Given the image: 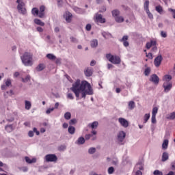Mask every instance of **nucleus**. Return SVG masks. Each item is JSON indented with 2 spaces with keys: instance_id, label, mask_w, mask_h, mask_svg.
Segmentation results:
<instances>
[{
  "instance_id": "23",
  "label": "nucleus",
  "mask_w": 175,
  "mask_h": 175,
  "mask_svg": "<svg viewBox=\"0 0 175 175\" xmlns=\"http://www.w3.org/2000/svg\"><path fill=\"white\" fill-rule=\"evenodd\" d=\"M68 131L70 135H75V133L76 132V128H75L73 126H69Z\"/></svg>"
},
{
  "instance_id": "31",
  "label": "nucleus",
  "mask_w": 175,
  "mask_h": 175,
  "mask_svg": "<svg viewBox=\"0 0 175 175\" xmlns=\"http://www.w3.org/2000/svg\"><path fill=\"white\" fill-rule=\"evenodd\" d=\"M102 36L105 39H109V38H113V36L110 33H107V32H103Z\"/></svg>"
},
{
  "instance_id": "32",
  "label": "nucleus",
  "mask_w": 175,
  "mask_h": 175,
  "mask_svg": "<svg viewBox=\"0 0 175 175\" xmlns=\"http://www.w3.org/2000/svg\"><path fill=\"white\" fill-rule=\"evenodd\" d=\"M155 10H156V12L159 13V14H162V13L163 12V8H162V6H161V5L156 6Z\"/></svg>"
},
{
  "instance_id": "55",
  "label": "nucleus",
  "mask_w": 175,
  "mask_h": 175,
  "mask_svg": "<svg viewBox=\"0 0 175 175\" xmlns=\"http://www.w3.org/2000/svg\"><path fill=\"white\" fill-rule=\"evenodd\" d=\"M12 85V81H10V79H8L5 81V85L6 87H10Z\"/></svg>"
},
{
  "instance_id": "35",
  "label": "nucleus",
  "mask_w": 175,
  "mask_h": 175,
  "mask_svg": "<svg viewBox=\"0 0 175 175\" xmlns=\"http://www.w3.org/2000/svg\"><path fill=\"white\" fill-rule=\"evenodd\" d=\"M25 109H26V110H30L31 107L32 106L31 103L29 101H28V100H25Z\"/></svg>"
},
{
  "instance_id": "64",
  "label": "nucleus",
  "mask_w": 175,
  "mask_h": 175,
  "mask_svg": "<svg viewBox=\"0 0 175 175\" xmlns=\"http://www.w3.org/2000/svg\"><path fill=\"white\" fill-rule=\"evenodd\" d=\"M165 80H171L172 79V75H165Z\"/></svg>"
},
{
  "instance_id": "19",
  "label": "nucleus",
  "mask_w": 175,
  "mask_h": 175,
  "mask_svg": "<svg viewBox=\"0 0 175 175\" xmlns=\"http://www.w3.org/2000/svg\"><path fill=\"white\" fill-rule=\"evenodd\" d=\"M167 159H169V153L164 152L162 154L161 161L166 162V161H167Z\"/></svg>"
},
{
  "instance_id": "2",
  "label": "nucleus",
  "mask_w": 175,
  "mask_h": 175,
  "mask_svg": "<svg viewBox=\"0 0 175 175\" xmlns=\"http://www.w3.org/2000/svg\"><path fill=\"white\" fill-rule=\"evenodd\" d=\"M32 57V54L28 52H25L22 56H21L22 63L25 66H32V65H33Z\"/></svg>"
},
{
  "instance_id": "20",
  "label": "nucleus",
  "mask_w": 175,
  "mask_h": 175,
  "mask_svg": "<svg viewBox=\"0 0 175 175\" xmlns=\"http://www.w3.org/2000/svg\"><path fill=\"white\" fill-rule=\"evenodd\" d=\"M98 40L94 39L90 42V46L92 47V49H96V47H98Z\"/></svg>"
},
{
  "instance_id": "40",
  "label": "nucleus",
  "mask_w": 175,
  "mask_h": 175,
  "mask_svg": "<svg viewBox=\"0 0 175 175\" xmlns=\"http://www.w3.org/2000/svg\"><path fill=\"white\" fill-rule=\"evenodd\" d=\"M150 73H151V68L150 67H147L145 69L144 75L145 76H149Z\"/></svg>"
},
{
  "instance_id": "45",
  "label": "nucleus",
  "mask_w": 175,
  "mask_h": 175,
  "mask_svg": "<svg viewBox=\"0 0 175 175\" xmlns=\"http://www.w3.org/2000/svg\"><path fill=\"white\" fill-rule=\"evenodd\" d=\"M158 113V107H154L152 109V116H157V113Z\"/></svg>"
},
{
  "instance_id": "38",
  "label": "nucleus",
  "mask_w": 175,
  "mask_h": 175,
  "mask_svg": "<svg viewBox=\"0 0 175 175\" xmlns=\"http://www.w3.org/2000/svg\"><path fill=\"white\" fill-rule=\"evenodd\" d=\"M31 81V75H27L26 77L22 78L23 83H28V81Z\"/></svg>"
},
{
  "instance_id": "3",
  "label": "nucleus",
  "mask_w": 175,
  "mask_h": 175,
  "mask_svg": "<svg viewBox=\"0 0 175 175\" xmlns=\"http://www.w3.org/2000/svg\"><path fill=\"white\" fill-rule=\"evenodd\" d=\"M106 58L109 62L113 64L114 65H118L121 64V58L117 55H113L111 53H107L106 55Z\"/></svg>"
},
{
  "instance_id": "13",
  "label": "nucleus",
  "mask_w": 175,
  "mask_h": 175,
  "mask_svg": "<svg viewBox=\"0 0 175 175\" xmlns=\"http://www.w3.org/2000/svg\"><path fill=\"white\" fill-rule=\"evenodd\" d=\"M46 10V7L44 5H41L40 7V12L38 14V17L40 18H43L44 17V11Z\"/></svg>"
},
{
  "instance_id": "24",
  "label": "nucleus",
  "mask_w": 175,
  "mask_h": 175,
  "mask_svg": "<svg viewBox=\"0 0 175 175\" xmlns=\"http://www.w3.org/2000/svg\"><path fill=\"white\" fill-rule=\"evenodd\" d=\"M25 161L27 163H36V159L33 158L32 159H29L28 157H25Z\"/></svg>"
},
{
  "instance_id": "16",
  "label": "nucleus",
  "mask_w": 175,
  "mask_h": 175,
  "mask_svg": "<svg viewBox=\"0 0 175 175\" xmlns=\"http://www.w3.org/2000/svg\"><path fill=\"white\" fill-rule=\"evenodd\" d=\"M152 46H157V41L150 40V42H147L146 44L147 50H150Z\"/></svg>"
},
{
  "instance_id": "46",
  "label": "nucleus",
  "mask_w": 175,
  "mask_h": 175,
  "mask_svg": "<svg viewBox=\"0 0 175 175\" xmlns=\"http://www.w3.org/2000/svg\"><path fill=\"white\" fill-rule=\"evenodd\" d=\"M154 175H163V173L159 170H156L153 172Z\"/></svg>"
},
{
  "instance_id": "42",
  "label": "nucleus",
  "mask_w": 175,
  "mask_h": 175,
  "mask_svg": "<svg viewBox=\"0 0 175 175\" xmlns=\"http://www.w3.org/2000/svg\"><path fill=\"white\" fill-rule=\"evenodd\" d=\"M73 9H74L75 12H76V13H78L79 14H80L83 12V10H81V8L75 7Z\"/></svg>"
},
{
  "instance_id": "51",
  "label": "nucleus",
  "mask_w": 175,
  "mask_h": 175,
  "mask_svg": "<svg viewBox=\"0 0 175 175\" xmlns=\"http://www.w3.org/2000/svg\"><path fill=\"white\" fill-rule=\"evenodd\" d=\"M58 150L59 151H64L65 150H66V146L62 145L59 147Z\"/></svg>"
},
{
  "instance_id": "59",
  "label": "nucleus",
  "mask_w": 175,
  "mask_h": 175,
  "mask_svg": "<svg viewBox=\"0 0 175 175\" xmlns=\"http://www.w3.org/2000/svg\"><path fill=\"white\" fill-rule=\"evenodd\" d=\"M91 27H92L91 24L86 25V27H85L86 31H91Z\"/></svg>"
},
{
  "instance_id": "48",
  "label": "nucleus",
  "mask_w": 175,
  "mask_h": 175,
  "mask_svg": "<svg viewBox=\"0 0 175 175\" xmlns=\"http://www.w3.org/2000/svg\"><path fill=\"white\" fill-rule=\"evenodd\" d=\"M70 39L72 43H79V40H77V38H76L73 36L70 37Z\"/></svg>"
},
{
  "instance_id": "1",
  "label": "nucleus",
  "mask_w": 175,
  "mask_h": 175,
  "mask_svg": "<svg viewBox=\"0 0 175 175\" xmlns=\"http://www.w3.org/2000/svg\"><path fill=\"white\" fill-rule=\"evenodd\" d=\"M70 90L74 92L76 98H80V94H81V98H83V99H85L87 95H94L92 87H91V84L87 81H81L80 79H77L72 84Z\"/></svg>"
},
{
  "instance_id": "47",
  "label": "nucleus",
  "mask_w": 175,
  "mask_h": 175,
  "mask_svg": "<svg viewBox=\"0 0 175 175\" xmlns=\"http://www.w3.org/2000/svg\"><path fill=\"white\" fill-rule=\"evenodd\" d=\"M114 173V167H109L108 168V174H113Z\"/></svg>"
},
{
  "instance_id": "60",
  "label": "nucleus",
  "mask_w": 175,
  "mask_h": 175,
  "mask_svg": "<svg viewBox=\"0 0 175 175\" xmlns=\"http://www.w3.org/2000/svg\"><path fill=\"white\" fill-rule=\"evenodd\" d=\"M126 85L128 88H131V87H132V82L126 81Z\"/></svg>"
},
{
  "instance_id": "29",
  "label": "nucleus",
  "mask_w": 175,
  "mask_h": 175,
  "mask_svg": "<svg viewBox=\"0 0 175 175\" xmlns=\"http://www.w3.org/2000/svg\"><path fill=\"white\" fill-rule=\"evenodd\" d=\"M167 146H169V140L165 139L162 144V148L163 150H167Z\"/></svg>"
},
{
  "instance_id": "26",
  "label": "nucleus",
  "mask_w": 175,
  "mask_h": 175,
  "mask_svg": "<svg viewBox=\"0 0 175 175\" xmlns=\"http://www.w3.org/2000/svg\"><path fill=\"white\" fill-rule=\"evenodd\" d=\"M34 23L37 25H40V27H44V23L40 19L35 18Z\"/></svg>"
},
{
  "instance_id": "41",
  "label": "nucleus",
  "mask_w": 175,
  "mask_h": 175,
  "mask_svg": "<svg viewBox=\"0 0 175 175\" xmlns=\"http://www.w3.org/2000/svg\"><path fill=\"white\" fill-rule=\"evenodd\" d=\"M167 120H174L175 119V112H172L167 117Z\"/></svg>"
},
{
  "instance_id": "57",
  "label": "nucleus",
  "mask_w": 175,
  "mask_h": 175,
  "mask_svg": "<svg viewBox=\"0 0 175 175\" xmlns=\"http://www.w3.org/2000/svg\"><path fill=\"white\" fill-rule=\"evenodd\" d=\"M33 132L36 133L37 136H39V135H40V133L39 132V131H38V129H36V127L33 129Z\"/></svg>"
},
{
  "instance_id": "15",
  "label": "nucleus",
  "mask_w": 175,
  "mask_h": 175,
  "mask_svg": "<svg viewBox=\"0 0 175 175\" xmlns=\"http://www.w3.org/2000/svg\"><path fill=\"white\" fill-rule=\"evenodd\" d=\"M172 87H173L172 83H168L167 85H166V83H163V88H164V92H169V91L172 90Z\"/></svg>"
},
{
  "instance_id": "61",
  "label": "nucleus",
  "mask_w": 175,
  "mask_h": 175,
  "mask_svg": "<svg viewBox=\"0 0 175 175\" xmlns=\"http://www.w3.org/2000/svg\"><path fill=\"white\" fill-rule=\"evenodd\" d=\"M146 57L148 58H149V59H152V53H149L146 54Z\"/></svg>"
},
{
  "instance_id": "5",
  "label": "nucleus",
  "mask_w": 175,
  "mask_h": 175,
  "mask_svg": "<svg viewBox=\"0 0 175 175\" xmlns=\"http://www.w3.org/2000/svg\"><path fill=\"white\" fill-rule=\"evenodd\" d=\"M94 21L96 24H105L106 23V18H103L100 14H96Z\"/></svg>"
},
{
  "instance_id": "44",
  "label": "nucleus",
  "mask_w": 175,
  "mask_h": 175,
  "mask_svg": "<svg viewBox=\"0 0 175 175\" xmlns=\"http://www.w3.org/2000/svg\"><path fill=\"white\" fill-rule=\"evenodd\" d=\"M146 14H148V18L150 20H152V18H154V15H152V14L150 12V10H148V11H146Z\"/></svg>"
},
{
  "instance_id": "12",
  "label": "nucleus",
  "mask_w": 175,
  "mask_h": 175,
  "mask_svg": "<svg viewBox=\"0 0 175 175\" xmlns=\"http://www.w3.org/2000/svg\"><path fill=\"white\" fill-rule=\"evenodd\" d=\"M128 39V36H124L120 40V42H122L123 43L124 47H128L129 46V42H127Z\"/></svg>"
},
{
  "instance_id": "53",
  "label": "nucleus",
  "mask_w": 175,
  "mask_h": 175,
  "mask_svg": "<svg viewBox=\"0 0 175 175\" xmlns=\"http://www.w3.org/2000/svg\"><path fill=\"white\" fill-rule=\"evenodd\" d=\"M107 9L105 6H103L101 9L98 11L99 13H105L106 12Z\"/></svg>"
},
{
  "instance_id": "54",
  "label": "nucleus",
  "mask_w": 175,
  "mask_h": 175,
  "mask_svg": "<svg viewBox=\"0 0 175 175\" xmlns=\"http://www.w3.org/2000/svg\"><path fill=\"white\" fill-rule=\"evenodd\" d=\"M67 98H68V99H71V100L75 99V97H73V94H72V93H68V94H67Z\"/></svg>"
},
{
  "instance_id": "52",
  "label": "nucleus",
  "mask_w": 175,
  "mask_h": 175,
  "mask_svg": "<svg viewBox=\"0 0 175 175\" xmlns=\"http://www.w3.org/2000/svg\"><path fill=\"white\" fill-rule=\"evenodd\" d=\"M91 137H92V134H86L85 135V140H90V139H91Z\"/></svg>"
},
{
  "instance_id": "50",
  "label": "nucleus",
  "mask_w": 175,
  "mask_h": 175,
  "mask_svg": "<svg viewBox=\"0 0 175 175\" xmlns=\"http://www.w3.org/2000/svg\"><path fill=\"white\" fill-rule=\"evenodd\" d=\"M161 38H167V33L164 31H161Z\"/></svg>"
},
{
  "instance_id": "62",
  "label": "nucleus",
  "mask_w": 175,
  "mask_h": 175,
  "mask_svg": "<svg viewBox=\"0 0 175 175\" xmlns=\"http://www.w3.org/2000/svg\"><path fill=\"white\" fill-rule=\"evenodd\" d=\"M6 94H8V95H10V96H12V95L14 94V92H13V90H10V92H7Z\"/></svg>"
},
{
  "instance_id": "56",
  "label": "nucleus",
  "mask_w": 175,
  "mask_h": 175,
  "mask_svg": "<svg viewBox=\"0 0 175 175\" xmlns=\"http://www.w3.org/2000/svg\"><path fill=\"white\" fill-rule=\"evenodd\" d=\"M51 111H54V107L48 109L46 111V114H50V113H51Z\"/></svg>"
},
{
  "instance_id": "36",
  "label": "nucleus",
  "mask_w": 175,
  "mask_h": 175,
  "mask_svg": "<svg viewBox=\"0 0 175 175\" xmlns=\"http://www.w3.org/2000/svg\"><path fill=\"white\" fill-rule=\"evenodd\" d=\"M115 21L116 23H124V17L118 16L115 18Z\"/></svg>"
},
{
  "instance_id": "6",
  "label": "nucleus",
  "mask_w": 175,
  "mask_h": 175,
  "mask_svg": "<svg viewBox=\"0 0 175 175\" xmlns=\"http://www.w3.org/2000/svg\"><path fill=\"white\" fill-rule=\"evenodd\" d=\"M46 162H57L58 157L55 154H49L45 156Z\"/></svg>"
},
{
  "instance_id": "39",
  "label": "nucleus",
  "mask_w": 175,
  "mask_h": 175,
  "mask_svg": "<svg viewBox=\"0 0 175 175\" xmlns=\"http://www.w3.org/2000/svg\"><path fill=\"white\" fill-rule=\"evenodd\" d=\"M95 152H96V148L92 147L90 148H89L88 150V153L90 154L91 155H92V154H95Z\"/></svg>"
},
{
  "instance_id": "7",
  "label": "nucleus",
  "mask_w": 175,
  "mask_h": 175,
  "mask_svg": "<svg viewBox=\"0 0 175 175\" xmlns=\"http://www.w3.org/2000/svg\"><path fill=\"white\" fill-rule=\"evenodd\" d=\"M163 59V58L162 57V55H159L155 57L154 64L156 68H159V66H161V64H162Z\"/></svg>"
},
{
  "instance_id": "34",
  "label": "nucleus",
  "mask_w": 175,
  "mask_h": 175,
  "mask_svg": "<svg viewBox=\"0 0 175 175\" xmlns=\"http://www.w3.org/2000/svg\"><path fill=\"white\" fill-rule=\"evenodd\" d=\"M149 6H150V1L146 0L144 3V10L146 12H148V10H150V9L148 8Z\"/></svg>"
},
{
  "instance_id": "27",
  "label": "nucleus",
  "mask_w": 175,
  "mask_h": 175,
  "mask_svg": "<svg viewBox=\"0 0 175 175\" xmlns=\"http://www.w3.org/2000/svg\"><path fill=\"white\" fill-rule=\"evenodd\" d=\"M39 10H38V8H33L31 10V14L33 16H39Z\"/></svg>"
},
{
  "instance_id": "37",
  "label": "nucleus",
  "mask_w": 175,
  "mask_h": 175,
  "mask_svg": "<svg viewBox=\"0 0 175 175\" xmlns=\"http://www.w3.org/2000/svg\"><path fill=\"white\" fill-rule=\"evenodd\" d=\"M64 118L65 120H70L72 118V113L70 112H66L64 113Z\"/></svg>"
},
{
  "instance_id": "18",
  "label": "nucleus",
  "mask_w": 175,
  "mask_h": 175,
  "mask_svg": "<svg viewBox=\"0 0 175 175\" xmlns=\"http://www.w3.org/2000/svg\"><path fill=\"white\" fill-rule=\"evenodd\" d=\"M44 69H46V65H44V64H40L36 68V70H37V72H42Z\"/></svg>"
},
{
  "instance_id": "10",
  "label": "nucleus",
  "mask_w": 175,
  "mask_h": 175,
  "mask_svg": "<svg viewBox=\"0 0 175 175\" xmlns=\"http://www.w3.org/2000/svg\"><path fill=\"white\" fill-rule=\"evenodd\" d=\"M84 74L86 77H91V76H92V75L94 74V70L92 69V68L88 67L85 68Z\"/></svg>"
},
{
  "instance_id": "17",
  "label": "nucleus",
  "mask_w": 175,
  "mask_h": 175,
  "mask_svg": "<svg viewBox=\"0 0 175 175\" xmlns=\"http://www.w3.org/2000/svg\"><path fill=\"white\" fill-rule=\"evenodd\" d=\"M5 130L8 133H10L14 131V127H13V124H8L5 126Z\"/></svg>"
},
{
  "instance_id": "21",
  "label": "nucleus",
  "mask_w": 175,
  "mask_h": 175,
  "mask_svg": "<svg viewBox=\"0 0 175 175\" xmlns=\"http://www.w3.org/2000/svg\"><path fill=\"white\" fill-rule=\"evenodd\" d=\"M128 106L129 110H133V109L136 107V104L135 103V101L131 100L129 102Z\"/></svg>"
},
{
  "instance_id": "58",
  "label": "nucleus",
  "mask_w": 175,
  "mask_h": 175,
  "mask_svg": "<svg viewBox=\"0 0 175 175\" xmlns=\"http://www.w3.org/2000/svg\"><path fill=\"white\" fill-rule=\"evenodd\" d=\"M61 61H62L61 58H57L55 60V64H57V65H61Z\"/></svg>"
},
{
  "instance_id": "4",
  "label": "nucleus",
  "mask_w": 175,
  "mask_h": 175,
  "mask_svg": "<svg viewBox=\"0 0 175 175\" xmlns=\"http://www.w3.org/2000/svg\"><path fill=\"white\" fill-rule=\"evenodd\" d=\"M16 3H18L17 9L19 13L21 14H26L27 13V9L24 8L25 6V3L23 0H16Z\"/></svg>"
},
{
  "instance_id": "43",
  "label": "nucleus",
  "mask_w": 175,
  "mask_h": 175,
  "mask_svg": "<svg viewBox=\"0 0 175 175\" xmlns=\"http://www.w3.org/2000/svg\"><path fill=\"white\" fill-rule=\"evenodd\" d=\"M77 120H76V118L71 119V120L69 121V124H70V126L75 125V124H77Z\"/></svg>"
},
{
  "instance_id": "49",
  "label": "nucleus",
  "mask_w": 175,
  "mask_h": 175,
  "mask_svg": "<svg viewBox=\"0 0 175 175\" xmlns=\"http://www.w3.org/2000/svg\"><path fill=\"white\" fill-rule=\"evenodd\" d=\"M157 116H152V118H151V121H152V124H157Z\"/></svg>"
},
{
  "instance_id": "11",
  "label": "nucleus",
  "mask_w": 175,
  "mask_h": 175,
  "mask_svg": "<svg viewBox=\"0 0 175 175\" xmlns=\"http://www.w3.org/2000/svg\"><path fill=\"white\" fill-rule=\"evenodd\" d=\"M126 136V133L124 131H120L118 134V140L120 143H122L124 142V139H125Z\"/></svg>"
},
{
  "instance_id": "28",
  "label": "nucleus",
  "mask_w": 175,
  "mask_h": 175,
  "mask_svg": "<svg viewBox=\"0 0 175 175\" xmlns=\"http://www.w3.org/2000/svg\"><path fill=\"white\" fill-rule=\"evenodd\" d=\"M112 16L116 18V17H118L120 16V10H113L111 11Z\"/></svg>"
},
{
  "instance_id": "8",
  "label": "nucleus",
  "mask_w": 175,
  "mask_h": 175,
  "mask_svg": "<svg viewBox=\"0 0 175 175\" xmlns=\"http://www.w3.org/2000/svg\"><path fill=\"white\" fill-rule=\"evenodd\" d=\"M149 81L154 83L155 85H158L159 84V77L156 74H153L150 76Z\"/></svg>"
},
{
  "instance_id": "9",
  "label": "nucleus",
  "mask_w": 175,
  "mask_h": 175,
  "mask_svg": "<svg viewBox=\"0 0 175 175\" xmlns=\"http://www.w3.org/2000/svg\"><path fill=\"white\" fill-rule=\"evenodd\" d=\"M118 122L123 126V128H128V126H129V122L124 118H119Z\"/></svg>"
},
{
  "instance_id": "25",
  "label": "nucleus",
  "mask_w": 175,
  "mask_h": 175,
  "mask_svg": "<svg viewBox=\"0 0 175 175\" xmlns=\"http://www.w3.org/2000/svg\"><path fill=\"white\" fill-rule=\"evenodd\" d=\"M98 125H99L98 122H93L92 124H89L88 126L92 128V129H96V128H98Z\"/></svg>"
},
{
  "instance_id": "63",
  "label": "nucleus",
  "mask_w": 175,
  "mask_h": 175,
  "mask_svg": "<svg viewBox=\"0 0 175 175\" xmlns=\"http://www.w3.org/2000/svg\"><path fill=\"white\" fill-rule=\"evenodd\" d=\"M28 136L29 137H33V131H29V133H28Z\"/></svg>"
},
{
  "instance_id": "30",
  "label": "nucleus",
  "mask_w": 175,
  "mask_h": 175,
  "mask_svg": "<svg viewBox=\"0 0 175 175\" xmlns=\"http://www.w3.org/2000/svg\"><path fill=\"white\" fill-rule=\"evenodd\" d=\"M46 57L48 59H51V61H54L55 59H57V57L51 53H48L46 55Z\"/></svg>"
},
{
  "instance_id": "14",
  "label": "nucleus",
  "mask_w": 175,
  "mask_h": 175,
  "mask_svg": "<svg viewBox=\"0 0 175 175\" xmlns=\"http://www.w3.org/2000/svg\"><path fill=\"white\" fill-rule=\"evenodd\" d=\"M64 17L67 23H70V21H72V13H70V12L68 11L66 12V14H64Z\"/></svg>"
},
{
  "instance_id": "33",
  "label": "nucleus",
  "mask_w": 175,
  "mask_h": 175,
  "mask_svg": "<svg viewBox=\"0 0 175 175\" xmlns=\"http://www.w3.org/2000/svg\"><path fill=\"white\" fill-rule=\"evenodd\" d=\"M150 113H146L144 116V124H147L148 120H150Z\"/></svg>"
},
{
  "instance_id": "22",
  "label": "nucleus",
  "mask_w": 175,
  "mask_h": 175,
  "mask_svg": "<svg viewBox=\"0 0 175 175\" xmlns=\"http://www.w3.org/2000/svg\"><path fill=\"white\" fill-rule=\"evenodd\" d=\"M84 143H85V139L83 137H79L76 142V144L79 145L84 144Z\"/></svg>"
}]
</instances>
